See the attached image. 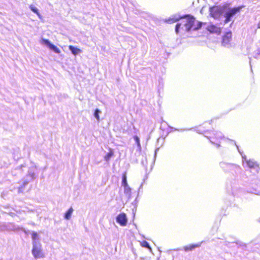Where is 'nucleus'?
<instances>
[{
  "instance_id": "12",
  "label": "nucleus",
  "mask_w": 260,
  "mask_h": 260,
  "mask_svg": "<svg viewBox=\"0 0 260 260\" xmlns=\"http://www.w3.org/2000/svg\"><path fill=\"white\" fill-rule=\"evenodd\" d=\"M200 245L197 244H193L189 246H187L184 247V250L185 251H192L196 248L200 247Z\"/></svg>"
},
{
  "instance_id": "6",
  "label": "nucleus",
  "mask_w": 260,
  "mask_h": 260,
  "mask_svg": "<svg viewBox=\"0 0 260 260\" xmlns=\"http://www.w3.org/2000/svg\"><path fill=\"white\" fill-rule=\"evenodd\" d=\"M42 43L47 45L51 50H53L56 53H59L60 52V50L55 45L51 44L48 40L43 39L42 40Z\"/></svg>"
},
{
  "instance_id": "20",
  "label": "nucleus",
  "mask_w": 260,
  "mask_h": 260,
  "mask_svg": "<svg viewBox=\"0 0 260 260\" xmlns=\"http://www.w3.org/2000/svg\"><path fill=\"white\" fill-rule=\"evenodd\" d=\"M100 113V111L98 109H96L94 111V117L96 118V119L99 121L100 120V117H99V113Z\"/></svg>"
},
{
  "instance_id": "10",
  "label": "nucleus",
  "mask_w": 260,
  "mask_h": 260,
  "mask_svg": "<svg viewBox=\"0 0 260 260\" xmlns=\"http://www.w3.org/2000/svg\"><path fill=\"white\" fill-rule=\"evenodd\" d=\"M210 14L214 18H217L220 14V10L217 7H214L210 10Z\"/></svg>"
},
{
  "instance_id": "7",
  "label": "nucleus",
  "mask_w": 260,
  "mask_h": 260,
  "mask_svg": "<svg viewBox=\"0 0 260 260\" xmlns=\"http://www.w3.org/2000/svg\"><path fill=\"white\" fill-rule=\"evenodd\" d=\"M42 43L47 45L51 50H53L56 53H59L60 52V50L55 45L51 44L48 40L43 39L42 40Z\"/></svg>"
},
{
  "instance_id": "15",
  "label": "nucleus",
  "mask_w": 260,
  "mask_h": 260,
  "mask_svg": "<svg viewBox=\"0 0 260 260\" xmlns=\"http://www.w3.org/2000/svg\"><path fill=\"white\" fill-rule=\"evenodd\" d=\"M247 165L250 168H254L256 166V164L255 161L252 160H247L246 161Z\"/></svg>"
},
{
  "instance_id": "3",
  "label": "nucleus",
  "mask_w": 260,
  "mask_h": 260,
  "mask_svg": "<svg viewBox=\"0 0 260 260\" xmlns=\"http://www.w3.org/2000/svg\"><path fill=\"white\" fill-rule=\"evenodd\" d=\"M244 7V6H240L237 7H234L229 9L228 11L224 14V17H225L224 22H229L231 20V18L236 13L239 12L241 9Z\"/></svg>"
},
{
  "instance_id": "1",
  "label": "nucleus",
  "mask_w": 260,
  "mask_h": 260,
  "mask_svg": "<svg viewBox=\"0 0 260 260\" xmlns=\"http://www.w3.org/2000/svg\"><path fill=\"white\" fill-rule=\"evenodd\" d=\"M180 18H182V20L180 23L176 25L175 31L176 33L179 32V29L181 26H184L185 27L186 30L187 31H189L192 28L196 30L200 29L202 27V22H198L197 26L193 27L195 21V18L193 16L189 14L185 15L178 18L169 19L168 21H170V23H174L178 21Z\"/></svg>"
},
{
  "instance_id": "14",
  "label": "nucleus",
  "mask_w": 260,
  "mask_h": 260,
  "mask_svg": "<svg viewBox=\"0 0 260 260\" xmlns=\"http://www.w3.org/2000/svg\"><path fill=\"white\" fill-rule=\"evenodd\" d=\"M73 212V209L71 207L69 208V209L64 214V218L65 219L68 220L71 218V215Z\"/></svg>"
},
{
  "instance_id": "19",
  "label": "nucleus",
  "mask_w": 260,
  "mask_h": 260,
  "mask_svg": "<svg viewBox=\"0 0 260 260\" xmlns=\"http://www.w3.org/2000/svg\"><path fill=\"white\" fill-rule=\"evenodd\" d=\"M31 238L32 240L34 241V242H36L35 241L39 238L38 234L36 232L32 233L31 234Z\"/></svg>"
},
{
  "instance_id": "2",
  "label": "nucleus",
  "mask_w": 260,
  "mask_h": 260,
  "mask_svg": "<svg viewBox=\"0 0 260 260\" xmlns=\"http://www.w3.org/2000/svg\"><path fill=\"white\" fill-rule=\"evenodd\" d=\"M202 127L204 128L205 136L211 143L219 146L220 140L222 138L221 134L215 131H209V128H213L210 122H204Z\"/></svg>"
},
{
  "instance_id": "21",
  "label": "nucleus",
  "mask_w": 260,
  "mask_h": 260,
  "mask_svg": "<svg viewBox=\"0 0 260 260\" xmlns=\"http://www.w3.org/2000/svg\"><path fill=\"white\" fill-rule=\"evenodd\" d=\"M134 139L135 140L138 146L140 147L141 145L139 137L137 136H135L134 137Z\"/></svg>"
},
{
  "instance_id": "8",
  "label": "nucleus",
  "mask_w": 260,
  "mask_h": 260,
  "mask_svg": "<svg viewBox=\"0 0 260 260\" xmlns=\"http://www.w3.org/2000/svg\"><path fill=\"white\" fill-rule=\"evenodd\" d=\"M207 29L211 33H215L220 34L221 32V29L220 27L214 24H210L208 27Z\"/></svg>"
},
{
  "instance_id": "16",
  "label": "nucleus",
  "mask_w": 260,
  "mask_h": 260,
  "mask_svg": "<svg viewBox=\"0 0 260 260\" xmlns=\"http://www.w3.org/2000/svg\"><path fill=\"white\" fill-rule=\"evenodd\" d=\"M122 185L124 187H127V183L126 180V173L122 174Z\"/></svg>"
},
{
  "instance_id": "17",
  "label": "nucleus",
  "mask_w": 260,
  "mask_h": 260,
  "mask_svg": "<svg viewBox=\"0 0 260 260\" xmlns=\"http://www.w3.org/2000/svg\"><path fill=\"white\" fill-rule=\"evenodd\" d=\"M29 8H30V10L32 12H34L35 13H36L39 17H41L40 13L39 10H38V9L36 7H35L33 5H30L29 6Z\"/></svg>"
},
{
  "instance_id": "13",
  "label": "nucleus",
  "mask_w": 260,
  "mask_h": 260,
  "mask_svg": "<svg viewBox=\"0 0 260 260\" xmlns=\"http://www.w3.org/2000/svg\"><path fill=\"white\" fill-rule=\"evenodd\" d=\"M114 155V152L111 148L109 149V152L104 156V159L106 161H108L110 158Z\"/></svg>"
},
{
  "instance_id": "9",
  "label": "nucleus",
  "mask_w": 260,
  "mask_h": 260,
  "mask_svg": "<svg viewBox=\"0 0 260 260\" xmlns=\"http://www.w3.org/2000/svg\"><path fill=\"white\" fill-rule=\"evenodd\" d=\"M232 34L231 31H228L225 33L222 38V43L225 45L228 44L232 39Z\"/></svg>"
},
{
  "instance_id": "11",
  "label": "nucleus",
  "mask_w": 260,
  "mask_h": 260,
  "mask_svg": "<svg viewBox=\"0 0 260 260\" xmlns=\"http://www.w3.org/2000/svg\"><path fill=\"white\" fill-rule=\"evenodd\" d=\"M69 48L72 53L75 55H76L81 52V50L72 45H70L69 46Z\"/></svg>"
},
{
  "instance_id": "5",
  "label": "nucleus",
  "mask_w": 260,
  "mask_h": 260,
  "mask_svg": "<svg viewBox=\"0 0 260 260\" xmlns=\"http://www.w3.org/2000/svg\"><path fill=\"white\" fill-rule=\"evenodd\" d=\"M116 221L121 226L126 225L127 219L124 213H121L116 217Z\"/></svg>"
},
{
  "instance_id": "22",
  "label": "nucleus",
  "mask_w": 260,
  "mask_h": 260,
  "mask_svg": "<svg viewBox=\"0 0 260 260\" xmlns=\"http://www.w3.org/2000/svg\"><path fill=\"white\" fill-rule=\"evenodd\" d=\"M124 188H125V191H129L131 190V188H129V187L128 185H127V187H126Z\"/></svg>"
},
{
  "instance_id": "4",
  "label": "nucleus",
  "mask_w": 260,
  "mask_h": 260,
  "mask_svg": "<svg viewBox=\"0 0 260 260\" xmlns=\"http://www.w3.org/2000/svg\"><path fill=\"white\" fill-rule=\"evenodd\" d=\"M32 254L36 258H41L45 257L44 253L41 248V245L38 246L36 242L33 243Z\"/></svg>"
},
{
  "instance_id": "18",
  "label": "nucleus",
  "mask_w": 260,
  "mask_h": 260,
  "mask_svg": "<svg viewBox=\"0 0 260 260\" xmlns=\"http://www.w3.org/2000/svg\"><path fill=\"white\" fill-rule=\"evenodd\" d=\"M140 245L143 247L147 248L150 250H151V248L150 246L149 243L146 241H143L141 242Z\"/></svg>"
}]
</instances>
